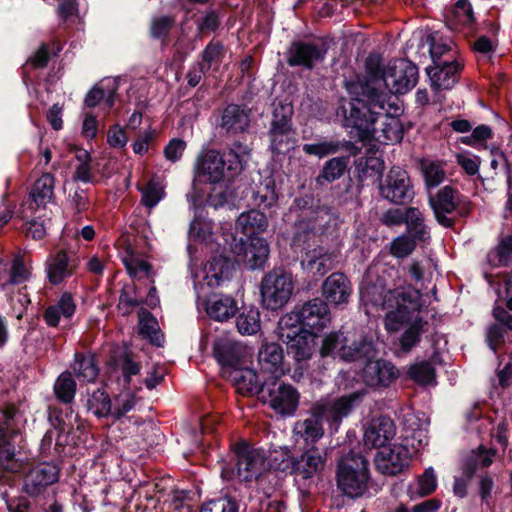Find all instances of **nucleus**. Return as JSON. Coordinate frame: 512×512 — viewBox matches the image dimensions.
I'll return each mask as SVG.
<instances>
[{"instance_id": "1", "label": "nucleus", "mask_w": 512, "mask_h": 512, "mask_svg": "<svg viewBox=\"0 0 512 512\" xmlns=\"http://www.w3.org/2000/svg\"><path fill=\"white\" fill-rule=\"evenodd\" d=\"M366 75H356L346 79L343 87L347 97H340L336 106V115L341 118V125L351 137L360 142L371 141L375 137V124L381 115L388 111L391 95L376 87V83H385L387 67L373 62H366Z\"/></svg>"}, {"instance_id": "2", "label": "nucleus", "mask_w": 512, "mask_h": 512, "mask_svg": "<svg viewBox=\"0 0 512 512\" xmlns=\"http://www.w3.org/2000/svg\"><path fill=\"white\" fill-rule=\"evenodd\" d=\"M249 153L250 149L246 144L234 141L223 151L210 149L200 154L194 166L191 190L186 194L190 208L196 209L204 204L203 185L233 180L239 175Z\"/></svg>"}, {"instance_id": "3", "label": "nucleus", "mask_w": 512, "mask_h": 512, "mask_svg": "<svg viewBox=\"0 0 512 512\" xmlns=\"http://www.w3.org/2000/svg\"><path fill=\"white\" fill-rule=\"evenodd\" d=\"M291 211L296 215L293 242L298 246L310 247L331 229L338 228L341 222L333 208L322 204L312 192L296 196Z\"/></svg>"}, {"instance_id": "4", "label": "nucleus", "mask_w": 512, "mask_h": 512, "mask_svg": "<svg viewBox=\"0 0 512 512\" xmlns=\"http://www.w3.org/2000/svg\"><path fill=\"white\" fill-rule=\"evenodd\" d=\"M237 380L242 395L257 396L261 403L267 404L277 414L292 416L299 407L300 393L281 377L269 376L257 382L255 370H246Z\"/></svg>"}, {"instance_id": "5", "label": "nucleus", "mask_w": 512, "mask_h": 512, "mask_svg": "<svg viewBox=\"0 0 512 512\" xmlns=\"http://www.w3.org/2000/svg\"><path fill=\"white\" fill-rule=\"evenodd\" d=\"M18 407L6 402L0 407L2 433L0 434V474L18 473L22 468L20 458L23 450L24 435L21 428L13 423Z\"/></svg>"}, {"instance_id": "6", "label": "nucleus", "mask_w": 512, "mask_h": 512, "mask_svg": "<svg viewBox=\"0 0 512 512\" xmlns=\"http://www.w3.org/2000/svg\"><path fill=\"white\" fill-rule=\"evenodd\" d=\"M265 457L247 441H240L231 447V453L221 467L225 481L237 479L250 484L258 481L265 469Z\"/></svg>"}, {"instance_id": "7", "label": "nucleus", "mask_w": 512, "mask_h": 512, "mask_svg": "<svg viewBox=\"0 0 512 512\" xmlns=\"http://www.w3.org/2000/svg\"><path fill=\"white\" fill-rule=\"evenodd\" d=\"M335 479L343 495L352 499L363 496L371 480L369 461L360 453L350 451L338 460Z\"/></svg>"}, {"instance_id": "8", "label": "nucleus", "mask_w": 512, "mask_h": 512, "mask_svg": "<svg viewBox=\"0 0 512 512\" xmlns=\"http://www.w3.org/2000/svg\"><path fill=\"white\" fill-rule=\"evenodd\" d=\"M366 394L363 388L334 399L316 401L311 408L322 424H327L328 433L333 436L339 431L343 420L361 405Z\"/></svg>"}, {"instance_id": "9", "label": "nucleus", "mask_w": 512, "mask_h": 512, "mask_svg": "<svg viewBox=\"0 0 512 512\" xmlns=\"http://www.w3.org/2000/svg\"><path fill=\"white\" fill-rule=\"evenodd\" d=\"M294 291V279L284 267H275L267 272L260 283L262 307L270 311L281 310Z\"/></svg>"}, {"instance_id": "10", "label": "nucleus", "mask_w": 512, "mask_h": 512, "mask_svg": "<svg viewBox=\"0 0 512 512\" xmlns=\"http://www.w3.org/2000/svg\"><path fill=\"white\" fill-rule=\"evenodd\" d=\"M280 338L286 344L287 356L295 363L292 377L294 380H299L308 369V361L315 353L319 335L298 328L297 331L281 332Z\"/></svg>"}, {"instance_id": "11", "label": "nucleus", "mask_w": 512, "mask_h": 512, "mask_svg": "<svg viewBox=\"0 0 512 512\" xmlns=\"http://www.w3.org/2000/svg\"><path fill=\"white\" fill-rule=\"evenodd\" d=\"M212 353L223 373H228V377L240 393L238 385L240 382H237V378H239L241 372L251 370L244 367L246 363L245 349L239 343L228 338H216L213 341Z\"/></svg>"}, {"instance_id": "12", "label": "nucleus", "mask_w": 512, "mask_h": 512, "mask_svg": "<svg viewBox=\"0 0 512 512\" xmlns=\"http://www.w3.org/2000/svg\"><path fill=\"white\" fill-rule=\"evenodd\" d=\"M379 195L394 205H408L415 196L414 186L408 172L393 166L381 176L378 185Z\"/></svg>"}, {"instance_id": "13", "label": "nucleus", "mask_w": 512, "mask_h": 512, "mask_svg": "<svg viewBox=\"0 0 512 512\" xmlns=\"http://www.w3.org/2000/svg\"><path fill=\"white\" fill-rule=\"evenodd\" d=\"M497 455V449L487 448L484 445H479L477 448L472 449L468 455L462 460L461 471L463 478L455 477L453 483V493L459 498H465L468 494L467 486L477 471L489 468Z\"/></svg>"}, {"instance_id": "14", "label": "nucleus", "mask_w": 512, "mask_h": 512, "mask_svg": "<svg viewBox=\"0 0 512 512\" xmlns=\"http://www.w3.org/2000/svg\"><path fill=\"white\" fill-rule=\"evenodd\" d=\"M231 252L243 261L250 270L261 269L268 260L270 249L267 241L260 236H232Z\"/></svg>"}, {"instance_id": "15", "label": "nucleus", "mask_w": 512, "mask_h": 512, "mask_svg": "<svg viewBox=\"0 0 512 512\" xmlns=\"http://www.w3.org/2000/svg\"><path fill=\"white\" fill-rule=\"evenodd\" d=\"M359 376L366 387L375 391H383L398 380L400 371L392 361L377 355L360 368Z\"/></svg>"}, {"instance_id": "16", "label": "nucleus", "mask_w": 512, "mask_h": 512, "mask_svg": "<svg viewBox=\"0 0 512 512\" xmlns=\"http://www.w3.org/2000/svg\"><path fill=\"white\" fill-rule=\"evenodd\" d=\"M418 67L408 59H394L387 65L385 87L392 95H403L418 82Z\"/></svg>"}, {"instance_id": "17", "label": "nucleus", "mask_w": 512, "mask_h": 512, "mask_svg": "<svg viewBox=\"0 0 512 512\" xmlns=\"http://www.w3.org/2000/svg\"><path fill=\"white\" fill-rule=\"evenodd\" d=\"M459 191L451 185L439 189L434 195H430L428 203L433 211L436 222L444 228L454 229L457 223L456 217H449L454 213Z\"/></svg>"}, {"instance_id": "18", "label": "nucleus", "mask_w": 512, "mask_h": 512, "mask_svg": "<svg viewBox=\"0 0 512 512\" xmlns=\"http://www.w3.org/2000/svg\"><path fill=\"white\" fill-rule=\"evenodd\" d=\"M327 49L315 42L295 40L286 53V62L290 67H303L312 70L317 62L325 59Z\"/></svg>"}, {"instance_id": "19", "label": "nucleus", "mask_w": 512, "mask_h": 512, "mask_svg": "<svg viewBox=\"0 0 512 512\" xmlns=\"http://www.w3.org/2000/svg\"><path fill=\"white\" fill-rule=\"evenodd\" d=\"M259 372L255 371L257 382L269 376L281 377L289 367L285 364L284 350L279 343L270 342L261 346L258 351Z\"/></svg>"}, {"instance_id": "20", "label": "nucleus", "mask_w": 512, "mask_h": 512, "mask_svg": "<svg viewBox=\"0 0 512 512\" xmlns=\"http://www.w3.org/2000/svg\"><path fill=\"white\" fill-rule=\"evenodd\" d=\"M374 461L379 473L386 476H396L408 468L410 451L406 446L394 444L378 450Z\"/></svg>"}, {"instance_id": "21", "label": "nucleus", "mask_w": 512, "mask_h": 512, "mask_svg": "<svg viewBox=\"0 0 512 512\" xmlns=\"http://www.w3.org/2000/svg\"><path fill=\"white\" fill-rule=\"evenodd\" d=\"M45 265L48 282L57 286L76 273L80 258L74 252L59 250L48 257Z\"/></svg>"}, {"instance_id": "22", "label": "nucleus", "mask_w": 512, "mask_h": 512, "mask_svg": "<svg viewBox=\"0 0 512 512\" xmlns=\"http://www.w3.org/2000/svg\"><path fill=\"white\" fill-rule=\"evenodd\" d=\"M464 64L457 58L447 57L441 63L426 68V73L435 91L452 89L459 81Z\"/></svg>"}, {"instance_id": "23", "label": "nucleus", "mask_w": 512, "mask_h": 512, "mask_svg": "<svg viewBox=\"0 0 512 512\" xmlns=\"http://www.w3.org/2000/svg\"><path fill=\"white\" fill-rule=\"evenodd\" d=\"M302 326L305 329L319 335L331 322V313L327 303L321 298H314L299 305Z\"/></svg>"}, {"instance_id": "24", "label": "nucleus", "mask_w": 512, "mask_h": 512, "mask_svg": "<svg viewBox=\"0 0 512 512\" xmlns=\"http://www.w3.org/2000/svg\"><path fill=\"white\" fill-rule=\"evenodd\" d=\"M379 351L372 336L363 334L350 344L342 345L339 359L346 363H357L361 368L378 355Z\"/></svg>"}, {"instance_id": "25", "label": "nucleus", "mask_w": 512, "mask_h": 512, "mask_svg": "<svg viewBox=\"0 0 512 512\" xmlns=\"http://www.w3.org/2000/svg\"><path fill=\"white\" fill-rule=\"evenodd\" d=\"M323 300L334 307H343L349 302L352 285L349 278L342 272H333L321 285Z\"/></svg>"}, {"instance_id": "26", "label": "nucleus", "mask_w": 512, "mask_h": 512, "mask_svg": "<svg viewBox=\"0 0 512 512\" xmlns=\"http://www.w3.org/2000/svg\"><path fill=\"white\" fill-rule=\"evenodd\" d=\"M396 433L394 421L388 416L372 418L365 426L363 441L367 448L379 450L387 447Z\"/></svg>"}, {"instance_id": "27", "label": "nucleus", "mask_w": 512, "mask_h": 512, "mask_svg": "<svg viewBox=\"0 0 512 512\" xmlns=\"http://www.w3.org/2000/svg\"><path fill=\"white\" fill-rule=\"evenodd\" d=\"M218 126L228 136L245 133L250 126V110L245 105L230 103L223 109Z\"/></svg>"}, {"instance_id": "28", "label": "nucleus", "mask_w": 512, "mask_h": 512, "mask_svg": "<svg viewBox=\"0 0 512 512\" xmlns=\"http://www.w3.org/2000/svg\"><path fill=\"white\" fill-rule=\"evenodd\" d=\"M59 469L53 463H40L34 466L25 478L26 492L31 496L41 494L48 486L58 481Z\"/></svg>"}, {"instance_id": "29", "label": "nucleus", "mask_w": 512, "mask_h": 512, "mask_svg": "<svg viewBox=\"0 0 512 512\" xmlns=\"http://www.w3.org/2000/svg\"><path fill=\"white\" fill-rule=\"evenodd\" d=\"M234 270L235 265L230 257L222 254L213 255L204 268L207 285L212 288L220 286L231 278Z\"/></svg>"}, {"instance_id": "30", "label": "nucleus", "mask_w": 512, "mask_h": 512, "mask_svg": "<svg viewBox=\"0 0 512 512\" xmlns=\"http://www.w3.org/2000/svg\"><path fill=\"white\" fill-rule=\"evenodd\" d=\"M302 150L307 155H314L319 158L334 155L345 151L352 156L361 152V148L350 140H324L319 143L303 144Z\"/></svg>"}, {"instance_id": "31", "label": "nucleus", "mask_w": 512, "mask_h": 512, "mask_svg": "<svg viewBox=\"0 0 512 512\" xmlns=\"http://www.w3.org/2000/svg\"><path fill=\"white\" fill-rule=\"evenodd\" d=\"M292 472L301 475L304 479L313 477L324 467L325 461L316 447H310L299 456L291 457Z\"/></svg>"}, {"instance_id": "32", "label": "nucleus", "mask_w": 512, "mask_h": 512, "mask_svg": "<svg viewBox=\"0 0 512 512\" xmlns=\"http://www.w3.org/2000/svg\"><path fill=\"white\" fill-rule=\"evenodd\" d=\"M76 303L72 293L63 292L56 304L47 306L42 314L43 320L48 327L59 326L61 317L71 319L76 312Z\"/></svg>"}, {"instance_id": "33", "label": "nucleus", "mask_w": 512, "mask_h": 512, "mask_svg": "<svg viewBox=\"0 0 512 512\" xmlns=\"http://www.w3.org/2000/svg\"><path fill=\"white\" fill-rule=\"evenodd\" d=\"M445 21L451 30L460 31L471 26L476 19L472 4L469 0H458L445 12Z\"/></svg>"}, {"instance_id": "34", "label": "nucleus", "mask_w": 512, "mask_h": 512, "mask_svg": "<svg viewBox=\"0 0 512 512\" xmlns=\"http://www.w3.org/2000/svg\"><path fill=\"white\" fill-rule=\"evenodd\" d=\"M268 149L273 155H286L294 149L297 143V129L285 128L268 130Z\"/></svg>"}, {"instance_id": "35", "label": "nucleus", "mask_w": 512, "mask_h": 512, "mask_svg": "<svg viewBox=\"0 0 512 512\" xmlns=\"http://www.w3.org/2000/svg\"><path fill=\"white\" fill-rule=\"evenodd\" d=\"M231 181L232 180H223L218 183L209 184V188L205 189L204 204L200 206V208L209 206L218 209L233 204L234 192L230 186ZM197 209H199V207L195 210Z\"/></svg>"}, {"instance_id": "36", "label": "nucleus", "mask_w": 512, "mask_h": 512, "mask_svg": "<svg viewBox=\"0 0 512 512\" xmlns=\"http://www.w3.org/2000/svg\"><path fill=\"white\" fill-rule=\"evenodd\" d=\"M350 154L327 160L315 181L319 186L331 184L342 178L349 171Z\"/></svg>"}, {"instance_id": "37", "label": "nucleus", "mask_w": 512, "mask_h": 512, "mask_svg": "<svg viewBox=\"0 0 512 512\" xmlns=\"http://www.w3.org/2000/svg\"><path fill=\"white\" fill-rule=\"evenodd\" d=\"M295 434L302 438L307 446L315 447V444L324 436L325 430L322 422L316 417L310 407L309 417L297 421L294 427Z\"/></svg>"}, {"instance_id": "38", "label": "nucleus", "mask_w": 512, "mask_h": 512, "mask_svg": "<svg viewBox=\"0 0 512 512\" xmlns=\"http://www.w3.org/2000/svg\"><path fill=\"white\" fill-rule=\"evenodd\" d=\"M268 220L265 213L251 209L240 214L236 221V228L241 231V237L259 236L266 231Z\"/></svg>"}, {"instance_id": "39", "label": "nucleus", "mask_w": 512, "mask_h": 512, "mask_svg": "<svg viewBox=\"0 0 512 512\" xmlns=\"http://www.w3.org/2000/svg\"><path fill=\"white\" fill-rule=\"evenodd\" d=\"M421 308V293L419 290L403 291L399 294L394 321L401 324L409 322L412 319V315L415 312H420Z\"/></svg>"}, {"instance_id": "40", "label": "nucleus", "mask_w": 512, "mask_h": 512, "mask_svg": "<svg viewBox=\"0 0 512 512\" xmlns=\"http://www.w3.org/2000/svg\"><path fill=\"white\" fill-rule=\"evenodd\" d=\"M55 178L50 173H44L32 186L29 194L30 208L45 206L54 196Z\"/></svg>"}, {"instance_id": "41", "label": "nucleus", "mask_w": 512, "mask_h": 512, "mask_svg": "<svg viewBox=\"0 0 512 512\" xmlns=\"http://www.w3.org/2000/svg\"><path fill=\"white\" fill-rule=\"evenodd\" d=\"M110 365L114 370L122 371L125 386H129L131 377L138 375L141 370V364L133 360V353L128 348L115 351L110 358Z\"/></svg>"}, {"instance_id": "42", "label": "nucleus", "mask_w": 512, "mask_h": 512, "mask_svg": "<svg viewBox=\"0 0 512 512\" xmlns=\"http://www.w3.org/2000/svg\"><path fill=\"white\" fill-rule=\"evenodd\" d=\"M71 369L80 381L93 382L99 374L96 356L92 353L76 352Z\"/></svg>"}, {"instance_id": "43", "label": "nucleus", "mask_w": 512, "mask_h": 512, "mask_svg": "<svg viewBox=\"0 0 512 512\" xmlns=\"http://www.w3.org/2000/svg\"><path fill=\"white\" fill-rule=\"evenodd\" d=\"M403 324H407V326L399 337L398 345L402 352L408 353L420 343L428 321L424 320L421 316H416L413 321L411 319Z\"/></svg>"}, {"instance_id": "44", "label": "nucleus", "mask_w": 512, "mask_h": 512, "mask_svg": "<svg viewBox=\"0 0 512 512\" xmlns=\"http://www.w3.org/2000/svg\"><path fill=\"white\" fill-rule=\"evenodd\" d=\"M332 254L322 247L306 253L302 266L313 276H323L332 269Z\"/></svg>"}, {"instance_id": "45", "label": "nucleus", "mask_w": 512, "mask_h": 512, "mask_svg": "<svg viewBox=\"0 0 512 512\" xmlns=\"http://www.w3.org/2000/svg\"><path fill=\"white\" fill-rule=\"evenodd\" d=\"M506 297L504 304L496 302L492 309L493 318L512 331V270L503 274Z\"/></svg>"}, {"instance_id": "46", "label": "nucleus", "mask_w": 512, "mask_h": 512, "mask_svg": "<svg viewBox=\"0 0 512 512\" xmlns=\"http://www.w3.org/2000/svg\"><path fill=\"white\" fill-rule=\"evenodd\" d=\"M238 312L237 302L233 297L221 296L210 300L206 306L207 315L218 322L228 321Z\"/></svg>"}, {"instance_id": "47", "label": "nucleus", "mask_w": 512, "mask_h": 512, "mask_svg": "<svg viewBox=\"0 0 512 512\" xmlns=\"http://www.w3.org/2000/svg\"><path fill=\"white\" fill-rule=\"evenodd\" d=\"M408 236L418 242L430 240V228L425 224L423 213L417 207H408L407 222H405Z\"/></svg>"}, {"instance_id": "48", "label": "nucleus", "mask_w": 512, "mask_h": 512, "mask_svg": "<svg viewBox=\"0 0 512 512\" xmlns=\"http://www.w3.org/2000/svg\"><path fill=\"white\" fill-rule=\"evenodd\" d=\"M236 327L242 335L256 334L261 328L259 309L255 306H243L238 309Z\"/></svg>"}, {"instance_id": "49", "label": "nucleus", "mask_w": 512, "mask_h": 512, "mask_svg": "<svg viewBox=\"0 0 512 512\" xmlns=\"http://www.w3.org/2000/svg\"><path fill=\"white\" fill-rule=\"evenodd\" d=\"M488 263L493 268L512 264V234L499 238L497 245L488 253Z\"/></svg>"}, {"instance_id": "50", "label": "nucleus", "mask_w": 512, "mask_h": 512, "mask_svg": "<svg viewBox=\"0 0 512 512\" xmlns=\"http://www.w3.org/2000/svg\"><path fill=\"white\" fill-rule=\"evenodd\" d=\"M76 389V381L68 370L57 377L53 386L54 395L62 404H70L74 400Z\"/></svg>"}, {"instance_id": "51", "label": "nucleus", "mask_w": 512, "mask_h": 512, "mask_svg": "<svg viewBox=\"0 0 512 512\" xmlns=\"http://www.w3.org/2000/svg\"><path fill=\"white\" fill-rule=\"evenodd\" d=\"M426 41L433 64L441 63L447 57L456 58V51L453 50L451 43L444 40L438 32L429 34Z\"/></svg>"}, {"instance_id": "52", "label": "nucleus", "mask_w": 512, "mask_h": 512, "mask_svg": "<svg viewBox=\"0 0 512 512\" xmlns=\"http://www.w3.org/2000/svg\"><path fill=\"white\" fill-rule=\"evenodd\" d=\"M294 107L292 103L279 101L274 104L268 130L293 128Z\"/></svg>"}, {"instance_id": "53", "label": "nucleus", "mask_w": 512, "mask_h": 512, "mask_svg": "<svg viewBox=\"0 0 512 512\" xmlns=\"http://www.w3.org/2000/svg\"><path fill=\"white\" fill-rule=\"evenodd\" d=\"M407 378L419 385H430L436 382V370L427 360L411 364L406 372Z\"/></svg>"}, {"instance_id": "54", "label": "nucleus", "mask_w": 512, "mask_h": 512, "mask_svg": "<svg viewBox=\"0 0 512 512\" xmlns=\"http://www.w3.org/2000/svg\"><path fill=\"white\" fill-rule=\"evenodd\" d=\"M87 409L98 418L111 416L112 402L109 394L101 388L93 391L87 400Z\"/></svg>"}, {"instance_id": "55", "label": "nucleus", "mask_w": 512, "mask_h": 512, "mask_svg": "<svg viewBox=\"0 0 512 512\" xmlns=\"http://www.w3.org/2000/svg\"><path fill=\"white\" fill-rule=\"evenodd\" d=\"M419 166L428 189L439 186L446 178V172L438 161L423 158Z\"/></svg>"}, {"instance_id": "56", "label": "nucleus", "mask_w": 512, "mask_h": 512, "mask_svg": "<svg viewBox=\"0 0 512 512\" xmlns=\"http://www.w3.org/2000/svg\"><path fill=\"white\" fill-rule=\"evenodd\" d=\"M392 108V104L390 103V100H388V106H387V113L385 115H381L377 121L384 118L385 121L382 122V127L380 128L381 131L384 134V137L388 141L392 142H401L404 136V131L402 128V124L400 120L396 117H392L390 115V110ZM378 123V122H376ZM377 124H375V133L377 132L378 128L376 127Z\"/></svg>"}, {"instance_id": "57", "label": "nucleus", "mask_w": 512, "mask_h": 512, "mask_svg": "<svg viewBox=\"0 0 512 512\" xmlns=\"http://www.w3.org/2000/svg\"><path fill=\"white\" fill-rule=\"evenodd\" d=\"M347 339L341 331H334L326 334L319 348V355L322 359L339 357V350L342 345H346Z\"/></svg>"}, {"instance_id": "58", "label": "nucleus", "mask_w": 512, "mask_h": 512, "mask_svg": "<svg viewBox=\"0 0 512 512\" xmlns=\"http://www.w3.org/2000/svg\"><path fill=\"white\" fill-rule=\"evenodd\" d=\"M223 44L220 41L211 40L201 53V61L198 62L201 72H209L214 62H220L223 55Z\"/></svg>"}, {"instance_id": "59", "label": "nucleus", "mask_w": 512, "mask_h": 512, "mask_svg": "<svg viewBox=\"0 0 512 512\" xmlns=\"http://www.w3.org/2000/svg\"><path fill=\"white\" fill-rule=\"evenodd\" d=\"M176 19L172 15L154 17L151 20L150 36L152 39L165 40L175 26Z\"/></svg>"}, {"instance_id": "60", "label": "nucleus", "mask_w": 512, "mask_h": 512, "mask_svg": "<svg viewBox=\"0 0 512 512\" xmlns=\"http://www.w3.org/2000/svg\"><path fill=\"white\" fill-rule=\"evenodd\" d=\"M255 202L264 208H271L278 201V193L274 179H267L255 192Z\"/></svg>"}, {"instance_id": "61", "label": "nucleus", "mask_w": 512, "mask_h": 512, "mask_svg": "<svg viewBox=\"0 0 512 512\" xmlns=\"http://www.w3.org/2000/svg\"><path fill=\"white\" fill-rule=\"evenodd\" d=\"M32 272L26 266L25 260L22 256L17 255L13 258L10 271H9V279L6 284L10 285H20L23 284L31 278Z\"/></svg>"}, {"instance_id": "62", "label": "nucleus", "mask_w": 512, "mask_h": 512, "mask_svg": "<svg viewBox=\"0 0 512 512\" xmlns=\"http://www.w3.org/2000/svg\"><path fill=\"white\" fill-rule=\"evenodd\" d=\"M212 234V223L200 214L195 213L194 219L191 221L188 231L190 239L198 242H204L209 239Z\"/></svg>"}, {"instance_id": "63", "label": "nucleus", "mask_w": 512, "mask_h": 512, "mask_svg": "<svg viewBox=\"0 0 512 512\" xmlns=\"http://www.w3.org/2000/svg\"><path fill=\"white\" fill-rule=\"evenodd\" d=\"M221 26L220 12L216 9H207L197 21V32L207 35L216 32Z\"/></svg>"}, {"instance_id": "64", "label": "nucleus", "mask_w": 512, "mask_h": 512, "mask_svg": "<svg viewBox=\"0 0 512 512\" xmlns=\"http://www.w3.org/2000/svg\"><path fill=\"white\" fill-rule=\"evenodd\" d=\"M417 242L408 235H400L391 242L390 253L396 258H405L415 250Z\"/></svg>"}]
</instances>
